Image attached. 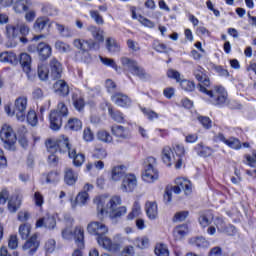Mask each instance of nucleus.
Instances as JSON below:
<instances>
[{
	"instance_id": "c756f323",
	"label": "nucleus",
	"mask_w": 256,
	"mask_h": 256,
	"mask_svg": "<svg viewBox=\"0 0 256 256\" xmlns=\"http://www.w3.org/2000/svg\"><path fill=\"white\" fill-rule=\"evenodd\" d=\"M64 181L67 185H75L77 183V173L71 168H66L64 171Z\"/></svg>"
},
{
	"instance_id": "423d86ee",
	"label": "nucleus",
	"mask_w": 256,
	"mask_h": 256,
	"mask_svg": "<svg viewBox=\"0 0 256 256\" xmlns=\"http://www.w3.org/2000/svg\"><path fill=\"white\" fill-rule=\"evenodd\" d=\"M111 181H121L120 189L127 193L129 189V168L123 164L112 167Z\"/></svg>"
},
{
	"instance_id": "7ed1b4c3",
	"label": "nucleus",
	"mask_w": 256,
	"mask_h": 256,
	"mask_svg": "<svg viewBox=\"0 0 256 256\" xmlns=\"http://www.w3.org/2000/svg\"><path fill=\"white\" fill-rule=\"evenodd\" d=\"M87 231L90 235H95L97 237V243L103 249L111 251V253H117L123 247V243L127 241L125 238H120L119 243H113L111 239L107 238V233L109 228L102 222H91L87 226Z\"/></svg>"
},
{
	"instance_id": "5fc2aeb1",
	"label": "nucleus",
	"mask_w": 256,
	"mask_h": 256,
	"mask_svg": "<svg viewBox=\"0 0 256 256\" xmlns=\"http://www.w3.org/2000/svg\"><path fill=\"white\" fill-rule=\"evenodd\" d=\"M191 243L195 245V247H209V242L203 237L193 238L191 239Z\"/></svg>"
},
{
	"instance_id": "f03ea898",
	"label": "nucleus",
	"mask_w": 256,
	"mask_h": 256,
	"mask_svg": "<svg viewBox=\"0 0 256 256\" xmlns=\"http://www.w3.org/2000/svg\"><path fill=\"white\" fill-rule=\"evenodd\" d=\"M94 203L97 206L99 219H103L107 213L112 219H117L127 213V207L121 206V197L119 196H112L110 199L105 196H98Z\"/></svg>"
},
{
	"instance_id": "4c0bfd02",
	"label": "nucleus",
	"mask_w": 256,
	"mask_h": 256,
	"mask_svg": "<svg viewBox=\"0 0 256 256\" xmlns=\"http://www.w3.org/2000/svg\"><path fill=\"white\" fill-rule=\"evenodd\" d=\"M6 33H7V37H9V39H15V37H17V35H19L18 24H16V25H7L6 26Z\"/></svg>"
},
{
	"instance_id": "ddd939ff",
	"label": "nucleus",
	"mask_w": 256,
	"mask_h": 256,
	"mask_svg": "<svg viewBox=\"0 0 256 256\" xmlns=\"http://www.w3.org/2000/svg\"><path fill=\"white\" fill-rule=\"evenodd\" d=\"M161 157L163 163H165L167 167H171V165H177V157L175 156V153H173V149L170 146L163 147Z\"/></svg>"
},
{
	"instance_id": "4468645a",
	"label": "nucleus",
	"mask_w": 256,
	"mask_h": 256,
	"mask_svg": "<svg viewBox=\"0 0 256 256\" xmlns=\"http://www.w3.org/2000/svg\"><path fill=\"white\" fill-rule=\"evenodd\" d=\"M129 69L132 75H135L142 81H147V79L151 78V76H149V74H147V72H145V70L141 66H139V64H137V62L135 61H129Z\"/></svg>"
},
{
	"instance_id": "603ef678",
	"label": "nucleus",
	"mask_w": 256,
	"mask_h": 256,
	"mask_svg": "<svg viewBox=\"0 0 256 256\" xmlns=\"http://www.w3.org/2000/svg\"><path fill=\"white\" fill-rule=\"evenodd\" d=\"M90 17L95 21L97 25H103L105 23V20H103V16H101V14H99V11L97 10H91Z\"/></svg>"
},
{
	"instance_id": "39448f33",
	"label": "nucleus",
	"mask_w": 256,
	"mask_h": 256,
	"mask_svg": "<svg viewBox=\"0 0 256 256\" xmlns=\"http://www.w3.org/2000/svg\"><path fill=\"white\" fill-rule=\"evenodd\" d=\"M68 116L69 109L67 105L63 102L58 103L56 110L50 112V129H52V131H59Z\"/></svg>"
},
{
	"instance_id": "cd10ccee",
	"label": "nucleus",
	"mask_w": 256,
	"mask_h": 256,
	"mask_svg": "<svg viewBox=\"0 0 256 256\" xmlns=\"http://www.w3.org/2000/svg\"><path fill=\"white\" fill-rule=\"evenodd\" d=\"M194 149L200 157H211L214 153L211 147L203 146L202 143L197 144Z\"/></svg>"
},
{
	"instance_id": "bf43d9fd",
	"label": "nucleus",
	"mask_w": 256,
	"mask_h": 256,
	"mask_svg": "<svg viewBox=\"0 0 256 256\" xmlns=\"http://www.w3.org/2000/svg\"><path fill=\"white\" fill-rule=\"evenodd\" d=\"M55 25L62 37H71V30L69 28H65V26L59 23H55Z\"/></svg>"
},
{
	"instance_id": "a18cd8bd",
	"label": "nucleus",
	"mask_w": 256,
	"mask_h": 256,
	"mask_svg": "<svg viewBox=\"0 0 256 256\" xmlns=\"http://www.w3.org/2000/svg\"><path fill=\"white\" fill-rule=\"evenodd\" d=\"M38 77L41 81H45L49 77V68L45 64L38 66Z\"/></svg>"
},
{
	"instance_id": "dca6fc26",
	"label": "nucleus",
	"mask_w": 256,
	"mask_h": 256,
	"mask_svg": "<svg viewBox=\"0 0 256 256\" xmlns=\"http://www.w3.org/2000/svg\"><path fill=\"white\" fill-rule=\"evenodd\" d=\"M19 61L23 71L27 74L28 79L33 81V78L31 77V56L27 53H21Z\"/></svg>"
},
{
	"instance_id": "9d476101",
	"label": "nucleus",
	"mask_w": 256,
	"mask_h": 256,
	"mask_svg": "<svg viewBox=\"0 0 256 256\" xmlns=\"http://www.w3.org/2000/svg\"><path fill=\"white\" fill-rule=\"evenodd\" d=\"M172 191L176 195L181 194V191L185 193V195H191L193 191V184L187 178L178 177L175 179V185L172 186Z\"/></svg>"
},
{
	"instance_id": "09e8293b",
	"label": "nucleus",
	"mask_w": 256,
	"mask_h": 256,
	"mask_svg": "<svg viewBox=\"0 0 256 256\" xmlns=\"http://www.w3.org/2000/svg\"><path fill=\"white\" fill-rule=\"evenodd\" d=\"M55 49H57V51L60 53H69V51H71V46L63 41L58 40L55 43Z\"/></svg>"
},
{
	"instance_id": "412c9836",
	"label": "nucleus",
	"mask_w": 256,
	"mask_h": 256,
	"mask_svg": "<svg viewBox=\"0 0 256 256\" xmlns=\"http://www.w3.org/2000/svg\"><path fill=\"white\" fill-rule=\"evenodd\" d=\"M146 215L150 219H155L159 215V208L157 207V202L147 201L145 204Z\"/></svg>"
},
{
	"instance_id": "20e7f679",
	"label": "nucleus",
	"mask_w": 256,
	"mask_h": 256,
	"mask_svg": "<svg viewBox=\"0 0 256 256\" xmlns=\"http://www.w3.org/2000/svg\"><path fill=\"white\" fill-rule=\"evenodd\" d=\"M46 147L49 153H67L70 159H73V163L75 167H81L83 163H85V155L77 154V149L69 143V138H63L60 140H55L53 138H49L46 140Z\"/></svg>"
},
{
	"instance_id": "4d7b16f0",
	"label": "nucleus",
	"mask_w": 256,
	"mask_h": 256,
	"mask_svg": "<svg viewBox=\"0 0 256 256\" xmlns=\"http://www.w3.org/2000/svg\"><path fill=\"white\" fill-rule=\"evenodd\" d=\"M187 217H189V211H180L174 215L173 221L175 223H179L181 221H185Z\"/></svg>"
},
{
	"instance_id": "b1692460",
	"label": "nucleus",
	"mask_w": 256,
	"mask_h": 256,
	"mask_svg": "<svg viewBox=\"0 0 256 256\" xmlns=\"http://www.w3.org/2000/svg\"><path fill=\"white\" fill-rule=\"evenodd\" d=\"M112 135L114 137H117L119 141H123L124 139H127V128L121 126V125H114L111 128Z\"/></svg>"
},
{
	"instance_id": "774afa93",
	"label": "nucleus",
	"mask_w": 256,
	"mask_h": 256,
	"mask_svg": "<svg viewBox=\"0 0 256 256\" xmlns=\"http://www.w3.org/2000/svg\"><path fill=\"white\" fill-rule=\"evenodd\" d=\"M18 33L21 35H29V26L23 22H18Z\"/></svg>"
},
{
	"instance_id": "13d9d810",
	"label": "nucleus",
	"mask_w": 256,
	"mask_h": 256,
	"mask_svg": "<svg viewBox=\"0 0 256 256\" xmlns=\"http://www.w3.org/2000/svg\"><path fill=\"white\" fill-rule=\"evenodd\" d=\"M135 245L139 248V249H147V247H149V238L144 237V238H137L135 240Z\"/></svg>"
},
{
	"instance_id": "7c9ffc66",
	"label": "nucleus",
	"mask_w": 256,
	"mask_h": 256,
	"mask_svg": "<svg viewBox=\"0 0 256 256\" xmlns=\"http://www.w3.org/2000/svg\"><path fill=\"white\" fill-rule=\"evenodd\" d=\"M132 19H137L141 25L148 27V29H153V27H155V22L143 17L142 15L137 16L135 9H132Z\"/></svg>"
},
{
	"instance_id": "0e129e2a",
	"label": "nucleus",
	"mask_w": 256,
	"mask_h": 256,
	"mask_svg": "<svg viewBox=\"0 0 256 256\" xmlns=\"http://www.w3.org/2000/svg\"><path fill=\"white\" fill-rule=\"evenodd\" d=\"M214 225L216 226V229L219 231V233H221V231H223V229L225 228V220H223L222 217H216L214 220Z\"/></svg>"
},
{
	"instance_id": "680f3d73",
	"label": "nucleus",
	"mask_w": 256,
	"mask_h": 256,
	"mask_svg": "<svg viewBox=\"0 0 256 256\" xmlns=\"http://www.w3.org/2000/svg\"><path fill=\"white\" fill-rule=\"evenodd\" d=\"M199 123L204 127V129H211L212 122L211 119L207 116H200L198 117Z\"/></svg>"
},
{
	"instance_id": "ea45409f",
	"label": "nucleus",
	"mask_w": 256,
	"mask_h": 256,
	"mask_svg": "<svg viewBox=\"0 0 256 256\" xmlns=\"http://www.w3.org/2000/svg\"><path fill=\"white\" fill-rule=\"evenodd\" d=\"M47 25H49V19L43 17L37 18V20L34 23V29L36 31H43V29H45Z\"/></svg>"
},
{
	"instance_id": "393cba45",
	"label": "nucleus",
	"mask_w": 256,
	"mask_h": 256,
	"mask_svg": "<svg viewBox=\"0 0 256 256\" xmlns=\"http://www.w3.org/2000/svg\"><path fill=\"white\" fill-rule=\"evenodd\" d=\"M112 101L118 107H127V104L129 103V96L118 92L112 96Z\"/></svg>"
},
{
	"instance_id": "2f4dec72",
	"label": "nucleus",
	"mask_w": 256,
	"mask_h": 256,
	"mask_svg": "<svg viewBox=\"0 0 256 256\" xmlns=\"http://www.w3.org/2000/svg\"><path fill=\"white\" fill-rule=\"evenodd\" d=\"M213 219H214L213 213L205 212L200 215L198 221L201 227L205 228V227H209L210 224L213 223Z\"/></svg>"
},
{
	"instance_id": "9b49d317",
	"label": "nucleus",
	"mask_w": 256,
	"mask_h": 256,
	"mask_svg": "<svg viewBox=\"0 0 256 256\" xmlns=\"http://www.w3.org/2000/svg\"><path fill=\"white\" fill-rule=\"evenodd\" d=\"M25 111H27V97L20 96L14 102V113L18 121H25Z\"/></svg>"
},
{
	"instance_id": "79ce46f5",
	"label": "nucleus",
	"mask_w": 256,
	"mask_h": 256,
	"mask_svg": "<svg viewBox=\"0 0 256 256\" xmlns=\"http://www.w3.org/2000/svg\"><path fill=\"white\" fill-rule=\"evenodd\" d=\"M27 122L31 127H37V123H39V119L37 118V113L34 110H30L26 116Z\"/></svg>"
},
{
	"instance_id": "6ab92c4d",
	"label": "nucleus",
	"mask_w": 256,
	"mask_h": 256,
	"mask_svg": "<svg viewBox=\"0 0 256 256\" xmlns=\"http://www.w3.org/2000/svg\"><path fill=\"white\" fill-rule=\"evenodd\" d=\"M173 151H175L176 154V169H181L183 167V156L185 155V146L182 144H174L172 146Z\"/></svg>"
},
{
	"instance_id": "a878e982",
	"label": "nucleus",
	"mask_w": 256,
	"mask_h": 256,
	"mask_svg": "<svg viewBox=\"0 0 256 256\" xmlns=\"http://www.w3.org/2000/svg\"><path fill=\"white\" fill-rule=\"evenodd\" d=\"M88 31H90L92 37L97 41L98 43H103L105 41V32L96 26H90L88 28Z\"/></svg>"
},
{
	"instance_id": "aec40b11",
	"label": "nucleus",
	"mask_w": 256,
	"mask_h": 256,
	"mask_svg": "<svg viewBox=\"0 0 256 256\" xmlns=\"http://www.w3.org/2000/svg\"><path fill=\"white\" fill-rule=\"evenodd\" d=\"M56 225H57V221L53 216H45L43 218H40L36 222V227H46V229H55Z\"/></svg>"
},
{
	"instance_id": "72a5a7b5",
	"label": "nucleus",
	"mask_w": 256,
	"mask_h": 256,
	"mask_svg": "<svg viewBox=\"0 0 256 256\" xmlns=\"http://www.w3.org/2000/svg\"><path fill=\"white\" fill-rule=\"evenodd\" d=\"M82 127L83 123L77 118H70L66 125V128L70 129V131H79L82 129Z\"/></svg>"
},
{
	"instance_id": "3c124183",
	"label": "nucleus",
	"mask_w": 256,
	"mask_h": 256,
	"mask_svg": "<svg viewBox=\"0 0 256 256\" xmlns=\"http://www.w3.org/2000/svg\"><path fill=\"white\" fill-rule=\"evenodd\" d=\"M153 49L156 50L157 53H169V51H171V48L159 41L153 43Z\"/></svg>"
},
{
	"instance_id": "f8f14e48",
	"label": "nucleus",
	"mask_w": 256,
	"mask_h": 256,
	"mask_svg": "<svg viewBox=\"0 0 256 256\" xmlns=\"http://www.w3.org/2000/svg\"><path fill=\"white\" fill-rule=\"evenodd\" d=\"M39 245H40L39 235L33 234L23 244L22 250L25 251L27 255L33 256L34 254L37 253V249H39Z\"/></svg>"
},
{
	"instance_id": "052dcab7",
	"label": "nucleus",
	"mask_w": 256,
	"mask_h": 256,
	"mask_svg": "<svg viewBox=\"0 0 256 256\" xmlns=\"http://www.w3.org/2000/svg\"><path fill=\"white\" fill-rule=\"evenodd\" d=\"M142 113H144V115L150 121H153V119H159V114H157V112H155L153 110H150V109H147V108H143L142 109Z\"/></svg>"
},
{
	"instance_id": "a211bd4d",
	"label": "nucleus",
	"mask_w": 256,
	"mask_h": 256,
	"mask_svg": "<svg viewBox=\"0 0 256 256\" xmlns=\"http://www.w3.org/2000/svg\"><path fill=\"white\" fill-rule=\"evenodd\" d=\"M54 91L55 93H57L58 95H60V97H67V95H69V84H67V82H65V80H57L54 83Z\"/></svg>"
},
{
	"instance_id": "473e14b6",
	"label": "nucleus",
	"mask_w": 256,
	"mask_h": 256,
	"mask_svg": "<svg viewBox=\"0 0 256 256\" xmlns=\"http://www.w3.org/2000/svg\"><path fill=\"white\" fill-rule=\"evenodd\" d=\"M129 191L130 193H139V180L135 174H129Z\"/></svg>"
},
{
	"instance_id": "58836bf2",
	"label": "nucleus",
	"mask_w": 256,
	"mask_h": 256,
	"mask_svg": "<svg viewBox=\"0 0 256 256\" xmlns=\"http://www.w3.org/2000/svg\"><path fill=\"white\" fill-rule=\"evenodd\" d=\"M187 231V225H180L174 229L173 235L177 239H182V237H185V235H187Z\"/></svg>"
},
{
	"instance_id": "a19ab883",
	"label": "nucleus",
	"mask_w": 256,
	"mask_h": 256,
	"mask_svg": "<svg viewBox=\"0 0 256 256\" xmlns=\"http://www.w3.org/2000/svg\"><path fill=\"white\" fill-rule=\"evenodd\" d=\"M72 101L77 111H81L83 107H85V100H83V98H81V96H78L77 94L72 95Z\"/></svg>"
},
{
	"instance_id": "de8ad7c7",
	"label": "nucleus",
	"mask_w": 256,
	"mask_h": 256,
	"mask_svg": "<svg viewBox=\"0 0 256 256\" xmlns=\"http://www.w3.org/2000/svg\"><path fill=\"white\" fill-rule=\"evenodd\" d=\"M19 234L21 239H28L31 234V226L29 224H22L19 227Z\"/></svg>"
},
{
	"instance_id": "6e6552de",
	"label": "nucleus",
	"mask_w": 256,
	"mask_h": 256,
	"mask_svg": "<svg viewBox=\"0 0 256 256\" xmlns=\"http://www.w3.org/2000/svg\"><path fill=\"white\" fill-rule=\"evenodd\" d=\"M157 160L153 157H148L144 162V171L142 179L145 183H155L159 179V171L155 168Z\"/></svg>"
},
{
	"instance_id": "5701e85b",
	"label": "nucleus",
	"mask_w": 256,
	"mask_h": 256,
	"mask_svg": "<svg viewBox=\"0 0 256 256\" xmlns=\"http://www.w3.org/2000/svg\"><path fill=\"white\" fill-rule=\"evenodd\" d=\"M106 49L111 55H117V53L121 52V45H119V42L115 38H107Z\"/></svg>"
},
{
	"instance_id": "c03bdc74",
	"label": "nucleus",
	"mask_w": 256,
	"mask_h": 256,
	"mask_svg": "<svg viewBox=\"0 0 256 256\" xmlns=\"http://www.w3.org/2000/svg\"><path fill=\"white\" fill-rule=\"evenodd\" d=\"M226 145L227 147H230V149H235L236 151H238L242 147L241 141L235 137H230L226 141Z\"/></svg>"
},
{
	"instance_id": "6e6d98bb",
	"label": "nucleus",
	"mask_w": 256,
	"mask_h": 256,
	"mask_svg": "<svg viewBox=\"0 0 256 256\" xmlns=\"http://www.w3.org/2000/svg\"><path fill=\"white\" fill-rule=\"evenodd\" d=\"M109 115H111L112 119L117 123L123 122V114L119 111L113 110V108H109L108 110Z\"/></svg>"
},
{
	"instance_id": "49530a36",
	"label": "nucleus",
	"mask_w": 256,
	"mask_h": 256,
	"mask_svg": "<svg viewBox=\"0 0 256 256\" xmlns=\"http://www.w3.org/2000/svg\"><path fill=\"white\" fill-rule=\"evenodd\" d=\"M97 139H99V141H103V143H111V141H113V136H111L109 132L101 130L97 134Z\"/></svg>"
},
{
	"instance_id": "37998d69",
	"label": "nucleus",
	"mask_w": 256,
	"mask_h": 256,
	"mask_svg": "<svg viewBox=\"0 0 256 256\" xmlns=\"http://www.w3.org/2000/svg\"><path fill=\"white\" fill-rule=\"evenodd\" d=\"M154 253L156 256H169V248L165 244H157Z\"/></svg>"
},
{
	"instance_id": "bb28decb",
	"label": "nucleus",
	"mask_w": 256,
	"mask_h": 256,
	"mask_svg": "<svg viewBox=\"0 0 256 256\" xmlns=\"http://www.w3.org/2000/svg\"><path fill=\"white\" fill-rule=\"evenodd\" d=\"M88 199H89V194L87 192H80L76 196L75 200H73V198L70 199L72 209H75V207H77V205H80V206L85 205V203H87Z\"/></svg>"
},
{
	"instance_id": "c9c22d12",
	"label": "nucleus",
	"mask_w": 256,
	"mask_h": 256,
	"mask_svg": "<svg viewBox=\"0 0 256 256\" xmlns=\"http://www.w3.org/2000/svg\"><path fill=\"white\" fill-rule=\"evenodd\" d=\"M21 207V199L19 197L11 198L8 201V210L10 213H17V210Z\"/></svg>"
},
{
	"instance_id": "2eb2a0df",
	"label": "nucleus",
	"mask_w": 256,
	"mask_h": 256,
	"mask_svg": "<svg viewBox=\"0 0 256 256\" xmlns=\"http://www.w3.org/2000/svg\"><path fill=\"white\" fill-rule=\"evenodd\" d=\"M50 77L52 79H61V76L63 75V65L57 58H53L50 60Z\"/></svg>"
},
{
	"instance_id": "0eeeda50",
	"label": "nucleus",
	"mask_w": 256,
	"mask_h": 256,
	"mask_svg": "<svg viewBox=\"0 0 256 256\" xmlns=\"http://www.w3.org/2000/svg\"><path fill=\"white\" fill-rule=\"evenodd\" d=\"M1 141L4 143L5 149L8 151H16L17 147V135L13 131L10 125L4 124L0 131Z\"/></svg>"
},
{
	"instance_id": "f3484780",
	"label": "nucleus",
	"mask_w": 256,
	"mask_h": 256,
	"mask_svg": "<svg viewBox=\"0 0 256 256\" xmlns=\"http://www.w3.org/2000/svg\"><path fill=\"white\" fill-rule=\"evenodd\" d=\"M36 50L38 51L40 61H47L51 57V46L45 42H40Z\"/></svg>"
},
{
	"instance_id": "8fccbe9b",
	"label": "nucleus",
	"mask_w": 256,
	"mask_h": 256,
	"mask_svg": "<svg viewBox=\"0 0 256 256\" xmlns=\"http://www.w3.org/2000/svg\"><path fill=\"white\" fill-rule=\"evenodd\" d=\"M179 83H180L181 88L184 91H195V82H192V81L182 78Z\"/></svg>"
},
{
	"instance_id": "864d4df0",
	"label": "nucleus",
	"mask_w": 256,
	"mask_h": 256,
	"mask_svg": "<svg viewBox=\"0 0 256 256\" xmlns=\"http://www.w3.org/2000/svg\"><path fill=\"white\" fill-rule=\"evenodd\" d=\"M167 77H169V79H174L177 83H179L183 79L181 73L174 69H169L167 71Z\"/></svg>"
},
{
	"instance_id": "69168bd1",
	"label": "nucleus",
	"mask_w": 256,
	"mask_h": 256,
	"mask_svg": "<svg viewBox=\"0 0 256 256\" xmlns=\"http://www.w3.org/2000/svg\"><path fill=\"white\" fill-rule=\"evenodd\" d=\"M93 131H91V128H85L83 131V139L84 141L91 142L94 139Z\"/></svg>"
},
{
	"instance_id": "e433bc0d",
	"label": "nucleus",
	"mask_w": 256,
	"mask_h": 256,
	"mask_svg": "<svg viewBox=\"0 0 256 256\" xmlns=\"http://www.w3.org/2000/svg\"><path fill=\"white\" fill-rule=\"evenodd\" d=\"M100 61L106 67H111L116 73H119V66H117V63L115 62V60L100 56Z\"/></svg>"
},
{
	"instance_id": "338daca9",
	"label": "nucleus",
	"mask_w": 256,
	"mask_h": 256,
	"mask_svg": "<svg viewBox=\"0 0 256 256\" xmlns=\"http://www.w3.org/2000/svg\"><path fill=\"white\" fill-rule=\"evenodd\" d=\"M31 218V214L27 210H22L18 213V221L25 223V221H29Z\"/></svg>"
},
{
	"instance_id": "c85d7f7f",
	"label": "nucleus",
	"mask_w": 256,
	"mask_h": 256,
	"mask_svg": "<svg viewBox=\"0 0 256 256\" xmlns=\"http://www.w3.org/2000/svg\"><path fill=\"white\" fill-rule=\"evenodd\" d=\"M1 63H11V65H17V55L13 52H3L0 54Z\"/></svg>"
},
{
	"instance_id": "e2e57ef3",
	"label": "nucleus",
	"mask_w": 256,
	"mask_h": 256,
	"mask_svg": "<svg viewBox=\"0 0 256 256\" xmlns=\"http://www.w3.org/2000/svg\"><path fill=\"white\" fill-rule=\"evenodd\" d=\"M43 13H46V15L55 16L59 13V10L57 8L53 7L52 5H46L42 8Z\"/></svg>"
},
{
	"instance_id": "4be33fe9",
	"label": "nucleus",
	"mask_w": 256,
	"mask_h": 256,
	"mask_svg": "<svg viewBox=\"0 0 256 256\" xmlns=\"http://www.w3.org/2000/svg\"><path fill=\"white\" fill-rule=\"evenodd\" d=\"M73 43L74 47L80 49L81 51H91V49H94L95 45H97V42L95 41L89 42L81 39H75Z\"/></svg>"
},
{
	"instance_id": "1a4fd4ad",
	"label": "nucleus",
	"mask_w": 256,
	"mask_h": 256,
	"mask_svg": "<svg viewBox=\"0 0 256 256\" xmlns=\"http://www.w3.org/2000/svg\"><path fill=\"white\" fill-rule=\"evenodd\" d=\"M73 236L75 238V241L79 247V249H83L85 247L84 239H85V231L83 230V227L78 226L75 228L74 233L71 227H66L62 230V237L63 239H73Z\"/></svg>"
},
{
	"instance_id": "f257e3e1",
	"label": "nucleus",
	"mask_w": 256,
	"mask_h": 256,
	"mask_svg": "<svg viewBox=\"0 0 256 256\" xmlns=\"http://www.w3.org/2000/svg\"><path fill=\"white\" fill-rule=\"evenodd\" d=\"M193 75L197 81H199L198 88L201 93L207 96L208 101L211 105H216L219 107H223L225 103H227V90L223 86H214L212 90H209L207 87L211 85L209 78L205 74V69L203 67L198 66L194 71Z\"/></svg>"
},
{
	"instance_id": "f704fd0d",
	"label": "nucleus",
	"mask_w": 256,
	"mask_h": 256,
	"mask_svg": "<svg viewBox=\"0 0 256 256\" xmlns=\"http://www.w3.org/2000/svg\"><path fill=\"white\" fill-rule=\"evenodd\" d=\"M29 5H31V2L27 0H19L15 2L13 9L16 13H23L29 9Z\"/></svg>"
}]
</instances>
